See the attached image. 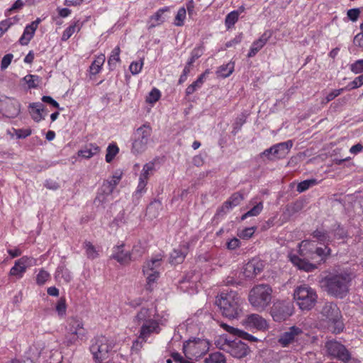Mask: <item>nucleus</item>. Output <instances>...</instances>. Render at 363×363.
I'll list each match as a JSON object with an SVG mask.
<instances>
[{"label":"nucleus","instance_id":"52","mask_svg":"<svg viewBox=\"0 0 363 363\" xmlns=\"http://www.w3.org/2000/svg\"><path fill=\"white\" fill-rule=\"evenodd\" d=\"M161 97V93L157 88H153L149 95L146 98V102L147 104H153L156 103Z\"/></svg>","mask_w":363,"mask_h":363},{"label":"nucleus","instance_id":"46","mask_svg":"<svg viewBox=\"0 0 363 363\" xmlns=\"http://www.w3.org/2000/svg\"><path fill=\"white\" fill-rule=\"evenodd\" d=\"M238 18H239V13H238V11H233L230 12L226 16L225 19V26L228 28H231L238 21Z\"/></svg>","mask_w":363,"mask_h":363},{"label":"nucleus","instance_id":"13","mask_svg":"<svg viewBox=\"0 0 363 363\" xmlns=\"http://www.w3.org/2000/svg\"><path fill=\"white\" fill-rule=\"evenodd\" d=\"M327 354L332 358L337 359L344 363H348L351 359V353L341 342L333 340L325 342Z\"/></svg>","mask_w":363,"mask_h":363},{"label":"nucleus","instance_id":"22","mask_svg":"<svg viewBox=\"0 0 363 363\" xmlns=\"http://www.w3.org/2000/svg\"><path fill=\"white\" fill-rule=\"evenodd\" d=\"M262 270V262L257 259H252L245 265L243 274L245 277L252 279Z\"/></svg>","mask_w":363,"mask_h":363},{"label":"nucleus","instance_id":"28","mask_svg":"<svg viewBox=\"0 0 363 363\" xmlns=\"http://www.w3.org/2000/svg\"><path fill=\"white\" fill-rule=\"evenodd\" d=\"M209 74V70L206 69L203 73L200 74L197 79L194 81L192 84L189 85L186 89L185 93L186 96L191 95L194 94L197 89H200L203 84L204 82L206 79L208 74Z\"/></svg>","mask_w":363,"mask_h":363},{"label":"nucleus","instance_id":"55","mask_svg":"<svg viewBox=\"0 0 363 363\" xmlns=\"http://www.w3.org/2000/svg\"><path fill=\"white\" fill-rule=\"evenodd\" d=\"M256 229V227L245 228L242 231L238 233V235L242 239L248 240L252 237Z\"/></svg>","mask_w":363,"mask_h":363},{"label":"nucleus","instance_id":"27","mask_svg":"<svg viewBox=\"0 0 363 363\" xmlns=\"http://www.w3.org/2000/svg\"><path fill=\"white\" fill-rule=\"evenodd\" d=\"M100 150V147L96 144L89 143L79 151L78 155L84 159H89L97 155Z\"/></svg>","mask_w":363,"mask_h":363},{"label":"nucleus","instance_id":"38","mask_svg":"<svg viewBox=\"0 0 363 363\" xmlns=\"http://www.w3.org/2000/svg\"><path fill=\"white\" fill-rule=\"evenodd\" d=\"M204 363H226V359L221 352H216L206 357Z\"/></svg>","mask_w":363,"mask_h":363},{"label":"nucleus","instance_id":"8","mask_svg":"<svg viewBox=\"0 0 363 363\" xmlns=\"http://www.w3.org/2000/svg\"><path fill=\"white\" fill-rule=\"evenodd\" d=\"M294 298L301 311H310L315 306L318 295L315 289L303 284L294 290Z\"/></svg>","mask_w":363,"mask_h":363},{"label":"nucleus","instance_id":"47","mask_svg":"<svg viewBox=\"0 0 363 363\" xmlns=\"http://www.w3.org/2000/svg\"><path fill=\"white\" fill-rule=\"evenodd\" d=\"M318 184V182L315 179H306L301 182H300L296 187L297 191L301 193L307 189H308L311 186H314Z\"/></svg>","mask_w":363,"mask_h":363},{"label":"nucleus","instance_id":"11","mask_svg":"<svg viewBox=\"0 0 363 363\" xmlns=\"http://www.w3.org/2000/svg\"><path fill=\"white\" fill-rule=\"evenodd\" d=\"M209 345L206 340L194 337L184 342L183 351L185 355L196 359L208 351Z\"/></svg>","mask_w":363,"mask_h":363},{"label":"nucleus","instance_id":"56","mask_svg":"<svg viewBox=\"0 0 363 363\" xmlns=\"http://www.w3.org/2000/svg\"><path fill=\"white\" fill-rule=\"evenodd\" d=\"M333 236L337 240L345 239L347 237V232L343 227L337 225L333 230Z\"/></svg>","mask_w":363,"mask_h":363},{"label":"nucleus","instance_id":"36","mask_svg":"<svg viewBox=\"0 0 363 363\" xmlns=\"http://www.w3.org/2000/svg\"><path fill=\"white\" fill-rule=\"evenodd\" d=\"M146 276L147 284L146 289L149 291L153 290V284L156 282L160 277V272L158 271L150 272L149 273H143Z\"/></svg>","mask_w":363,"mask_h":363},{"label":"nucleus","instance_id":"48","mask_svg":"<svg viewBox=\"0 0 363 363\" xmlns=\"http://www.w3.org/2000/svg\"><path fill=\"white\" fill-rule=\"evenodd\" d=\"M262 209H263V204L262 202H259L256 206H255L253 208H252L250 211H248L245 214H243L242 216L241 219L245 220L247 217L256 216L261 213Z\"/></svg>","mask_w":363,"mask_h":363},{"label":"nucleus","instance_id":"15","mask_svg":"<svg viewBox=\"0 0 363 363\" xmlns=\"http://www.w3.org/2000/svg\"><path fill=\"white\" fill-rule=\"evenodd\" d=\"M34 259L33 257L23 256L17 259L14 265L11 268L9 276L15 277L17 279H21L26 272L28 267L33 265Z\"/></svg>","mask_w":363,"mask_h":363},{"label":"nucleus","instance_id":"59","mask_svg":"<svg viewBox=\"0 0 363 363\" xmlns=\"http://www.w3.org/2000/svg\"><path fill=\"white\" fill-rule=\"evenodd\" d=\"M350 69L354 74L363 72V60H358L352 63Z\"/></svg>","mask_w":363,"mask_h":363},{"label":"nucleus","instance_id":"2","mask_svg":"<svg viewBox=\"0 0 363 363\" xmlns=\"http://www.w3.org/2000/svg\"><path fill=\"white\" fill-rule=\"evenodd\" d=\"M216 304L222 315L230 320L238 319L242 313V299L236 291H222L216 298Z\"/></svg>","mask_w":363,"mask_h":363},{"label":"nucleus","instance_id":"25","mask_svg":"<svg viewBox=\"0 0 363 363\" xmlns=\"http://www.w3.org/2000/svg\"><path fill=\"white\" fill-rule=\"evenodd\" d=\"M83 26V23L80 20H74L70 25L63 31L61 40L66 42L74 33L80 31Z\"/></svg>","mask_w":363,"mask_h":363},{"label":"nucleus","instance_id":"58","mask_svg":"<svg viewBox=\"0 0 363 363\" xmlns=\"http://www.w3.org/2000/svg\"><path fill=\"white\" fill-rule=\"evenodd\" d=\"M241 242L237 238H233L226 242V247L229 250H235L240 247Z\"/></svg>","mask_w":363,"mask_h":363},{"label":"nucleus","instance_id":"35","mask_svg":"<svg viewBox=\"0 0 363 363\" xmlns=\"http://www.w3.org/2000/svg\"><path fill=\"white\" fill-rule=\"evenodd\" d=\"M152 128L149 125L144 124L138 128L136 130V138L143 139L145 142H148V139L151 135Z\"/></svg>","mask_w":363,"mask_h":363},{"label":"nucleus","instance_id":"32","mask_svg":"<svg viewBox=\"0 0 363 363\" xmlns=\"http://www.w3.org/2000/svg\"><path fill=\"white\" fill-rule=\"evenodd\" d=\"M121 49L119 46L114 48L108 59V65L110 70H113L118 62H121L120 58Z\"/></svg>","mask_w":363,"mask_h":363},{"label":"nucleus","instance_id":"31","mask_svg":"<svg viewBox=\"0 0 363 363\" xmlns=\"http://www.w3.org/2000/svg\"><path fill=\"white\" fill-rule=\"evenodd\" d=\"M162 258L157 256L145 262L143 267V273H149L150 272L157 271V269L161 266Z\"/></svg>","mask_w":363,"mask_h":363},{"label":"nucleus","instance_id":"39","mask_svg":"<svg viewBox=\"0 0 363 363\" xmlns=\"http://www.w3.org/2000/svg\"><path fill=\"white\" fill-rule=\"evenodd\" d=\"M147 143L143 139L136 138L132 145V152L135 154H139L146 150Z\"/></svg>","mask_w":363,"mask_h":363},{"label":"nucleus","instance_id":"53","mask_svg":"<svg viewBox=\"0 0 363 363\" xmlns=\"http://www.w3.org/2000/svg\"><path fill=\"white\" fill-rule=\"evenodd\" d=\"M144 65V60L143 59L139 61L132 62L129 66V69L132 74L135 75L139 74L143 69Z\"/></svg>","mask_w":363,"mask_h":363},{"label":"nucleus","instance_id":"24","mask_svg":"<svg viewBox=\"0 0 363 363\" xmlns=\"http://www.w3.org/2000/svg\"><path fill=\"white\" fill-rule=\"evenodd\" d=\"M5 113L9 118H15L21 111V105L18 101L13 99H8L5 102Z\"/></svg>","mask_w":363,"mask_h":363},{"label":"nucleus","instance_id":"34","mask_svg":"<svg viewBox=\"0 0 363 363\" xmlns=\"http://www.w3.org/2000/svg\"><path fill=\"white\" fill-rule=\"evenodd\" d=\"M235 64L230 62L225 65H220L216 72L218 76L223 78L228 77L234 71Z\"/></svg>","mask_w":363,"mask_h":363},{"label":"nucleus","instance_id":"45","mask_svg":"<svg viewBox=\"0 0 363 363\" xmlns=\"http://www.w3.org/2000/svg\"><path fill=\"white\" fill-rule=\"evenodd\" d=\"M186 16V10L184 7L179 9L177 13L174 18V24L176 26H182L184 24V21Z\"/></svg>","mask_w":363,"mask_h":363},{"label":"nucleus","instance_id":"64","mask_svg":"<svg viewBox=\"0 0 363 363\" xmlns=\"http://www.w3.org/2000/svg\"><path fill=\"white\" fill-rule=\"evenodd\" d=\"M26 80V83L29 88H35L38 86V84L35 82L36 80L38 79V76L28 74L25 77Z\"/></svg>","mask_w":363,"mask_h":363},{"label":"nucleus","instance_id":"40","mask_svg":"<svg viewBox=\"0 0 363 363\" xmlns=\"http://www.w3.org/2000/svg\"><path fill=\"white\" fill-rule=\"evenodd\" d=\"M84 248L89 259H94L98 257L99 252L91 242L86 240L84 242Z\"/></svg>","mask_w":363,"mask_h":363},{"label":"nucleus","instance_id":"7","mask_svg":"<svg viewBox=\"0 0 363 363\" xmlns=\"http://www.w3.org/2000/svg\"><path fill=\"white\" fill-rule=\"evenodd\" d=\"M114 345L105 336L95 337L91 340L90 352L96 363H108Z\"/></svg>","mask_w":363,"mask_h":363},{"label":"nucleus","instance_id":"42","mask_svg":"<svg viewBox=\"0 0 363 363\" xmlns=\"http://www.w3.org/2000/svg\"><path fill=\"white\" fill-rule=\"evenodd\" d=\"M147 182L148 181L147 179L140 177L137 189L133 195L135 198H136L137 199H140L141 198L143 194H144L146 191L145 187L147 184Z\"/></svg>","mask_w":363,"mask_h":363},{"label":"nucleus","instance_id":"10","mask_svg":"<svg viewBox=\"0 0 363 363\" xmlns=\"http://www.w3.org/2000/svg\"><path fill=\"white\" fill-rule=\"evenodd\" d=\"M216 345L220 350L237 359L244 358L250 352L248 345L238 338L233 340L220 339L216 342Z\"/></svg>","mask_w":363,"mask_h":363},{"label":"nucleus","instance_id":"23","mask_svg":"<svg viewBox=\"0 0 363 363\" xmlns=\"http://www.w3.org/2000/svg\"><path fill=\"white\" fill-rule=\"evenodd\" d=\"M106 57L104 54L101 53L95 56L94 60L88 69L90 79H92L93 76H95L101 72Z\"/></svg>","mask_w":363,"mask_h":363},{"label":"nucleus","instance_id":"17","mask_svg":"<svg viewBox=\"0 0 363 363\" xmlns=\"http://www.w3.org/2000/svg\"><path fill=\"white\" fill-rule=\"evenodd\" d=\"M293 143L291 140L276 144L269 149L265 150L262 155L269 156L272 155L275 159H284L286 157L291 148Z\"/></svg>","mask_w":363,"mask_h":363},{"label":"nucleus","instance_id":"30","mask_svg":"<svg viewBox=\"0 0 363 363\" xmlns=\"http://www.w3.org/2000/svg\"><path fill=\"white\" fill-rule=\"evenodd\" d=\"M311 235L317 242L324 244V245H328L330 242L329 233L324 229H316L311 233Z\"/></svg>","mask_w":363,"mask_h":363},{"label":"nucleus","instance_id":"44","mask_svg":"<svg viewBox=\"0 0 363 363\" xmlns=\"http://www.w3.org/2000/svg\"><path fill=\"white\" fill-rule=\"evenodd\" d=\"M55 311L60 317H64L66 315L67 303L66 298L65 297L60 298L57 301Z\"/></svg>","mask_w":363,"mask_h":363},{"label":"nucleus","instance_id":"12","mask_svg":"<svg viewBox=\"0 0 363 363\" xmlns=\"http://www.w3.org/2000/svg\"><path fill=\"white\" fill-rule=\"evenodd\" d=\"M294 307L289 301H277L274 302L270 309V314L276 322H282L292 315Z\"/></svg>","mask_w":363,"mask_h":363},{"label":"nucleus","instance_id":"29","mask_svg":"<svg viewBox=\"0 0 363 363\" xmlns=\"http://www.w3.org/2000/svg\"><path fill=\"white\" fill-rule=\"evenodd\" d=\"M151 311L147 308H142L135 316L134 321L138 325L154 320L151 318Z\"/></svg>","mask_w":363,"mask_h":363},{"label":"nucleus","instance_id":"37","mask_svg":"<svg viewBox=\"0 0 363 363\" xmlns=\"http://www.w3.org/2000/svg\"><path fill=\"white\" fill-rule=\"evenodd\" d=\"M19 18L17 16L8 18L0 22V37L6 33L13 25L18 23Z\"/></svg>","mask_w":363,"mask_h":363},{"label":"nucleus","instance_id":"4","mask_svg":"<svg viewBox=\"0 0 363 363\" xmlns=\"http://www.w3.org/2000/svg\"><path fill=\"white\" fill-rule=\"evenodd\" d=\"M272 291L269 284H257L249 292V303L256 311L262 312L269 306L272 298Z\"/></svg>","mask_w":363,"mask_h":363},{"label":"nucleus","instance_id":"43","mask_svg":"<svg viewBox=\"0 0 363 363\" xmlns=\"http://www.w3.org/2000/svg\"><path fill=\"white\" fill-rule=\"evenodd\" d=\"M243 199V195L241 193L235 192L231 195L228 201H225V206H227V205H228V206H231L232 208L237 206L240 203Z\"/></svg>","mask_w":363,"mask_h":363},{"label":"nucleus","instance_id":"51","mask_svg":"<svg viewBox=\"0 0 363 363\" xmlns=\"http://www.w3.org/2000/svg\"><path fill=\"white\" fill-rule=\"evenodd\" d=\"M119 152V147L116 143H112L108 145L106 149V155L105 159H113Z\"/></svg>","mask_w":363,"mask_h":363},{"label":"nucleus","instance_id":"33","mask_svg":"<svg viewBox=\"0 0 363 363\" xmlns=\"http://www.w3.org/2000/svg\"><path fill=\"white\" fill-rule=\"evenodd\" d=\"M187 254V248L184 249V251L182 248L174 249L170 255L171 262L174 264L182 263Z\"/></svg>","mask_w":363,"mask_h":363},{"label":"nucleus","instance_id":"1","mask_svg":"<svg viewBox=\"0 0 363 363\" xmlns=\"http://www.w3.org/2000/svg\"><path fill=\"white\" fill-rule=\"evenodd\" d=\"M298 253L289 255L290 261L299 269L311 272L325 264L331 256L332 250L328 245L314 247V241L304 240L298 244Z\"/></svg>","mask_w":363,"mask_h":363},{"label":"nucleus","instance_id":"21","mask_svg":"<svg viewBox=\"0 0 363 363\" xmlns=\"http://www.w3.org/2000/svg\"><path fill=\"white\" fill-rule=\"evenodd\" d=\"M28 111L33 120L35 122H40L45 119L48 111L43 104L40 102L31 103L28 106Z\"/></svg>","mask_w":363,"mask_h":363},{"label":"nucleus","instance_id":"49","mask_svg":"<svg viewBox=\"0 0 363 363\" xmlns=\"http://www.w3.org/2000/svg\"><path fill=\"white\" fill-rule=\"evenodd\" d=\"M50 278V274L44 269H41L36 276V284L39 286L44 285Z\"/></svg>","mask_w":363,"mask_h":363},{"label":"nucleus","instance_id":"57","mask_svg":"<svg viewBox=\"0 0 363 363\" xmlns=\"http://www.w3.org/2000/svg\"><path fill=\"white\" fill-rule=\"evenodd\" d=\"M13 58V55L11 53L5 55L1 61V69L5 70L6 68H8V67L11 65Z\"/></svg>","mask_w":363,"mask_h":363},{"label":"nucleus","instance_id":"3","mask_svg":"<svg viewBox=\"0 0 363 363\" xmlns=\"http://www.w3.org/2000/svg\"><path fill=\"white\" fill-rule=\"evenodd\" d=\"M352 279L347 272L330 274L322 279V283L328 294L342 298L349 291V284Z\"/></svg>","mask_w":363,"mask_h":363},{"label":"nucleus","instance_id":"9","mask_svg":"<svg viewBox=\"0 0 363 363\" xmlns=\"http://www.w3.org/2000/svg\"><path fill=\"white\" fill-rule=\"evenodd\" d=\"M307 335L298 327L292 326L283 333L278 342L284 347L292 345L294 350H299L306 344Z\"/></svg>","mask_w":363,"mask_h":363},{"label":"nucleus","instance_id":"14","mask_svg":"<svg viewBox=\"0 0 363 363\" xmlns=\"http://www.w3.org/2000/svg\"><path fill=\"white\" fill-rule=\"evenodd\" d=\"M123 172L117 170L111 178L104 180L96 199L99 200L100 202H104L106 197L113 192L115 188L121 180Z\"/></svg>","mask_w":363,"mask_h":363},{"label":"nucleus","instance_id":"50","mask_svg":"<svg viewBox=\"0 0 363 363\" xmlns=\"http://www.w3.org/2000/svg\"><path fill=\"white\" fill-rule=\"evenodd\" d=\"M154 162H150L146 163L143 169L142 173L140 174L141 177L148 181L149 177L152 175L155 171Z\"/></svg>","mask_w":363,"mask_h":363},{"label":"nucleus","instance_id":"19","mask_svg":"<svg viewBox=\"0 0 363 363\" xmlns=\"http://www.w3.org/2000/svg\"><path fill=\"white\" fill-rule=\"evenodd\" d=\"M161 331L160 323L157 320H152L141 325L139 330V339L147 341L152 334H159Z\"/></svg>","mask_w":363,"mask_h":363},{"label":"nucleus","instance_id":"60","mask_svg":"<svg viewBox=\"0 0 363 363\" xmlns=\"http://www.w3.org/2000/svg\"><path fill=\"white\" fill-rule=\"evenodd\" d=\"M220 325L226 332L229 333L231 335L238 336V337L239 336L240 333L241 331V330L235 328L233 326L228 325V324L224 323H220Z\"/></svg>","mask_w":363,"mask_h":363},{"label":"nucleus","instance_id":"63","mask_svg":"<svg viewBox=\"0 0 363 363\" xmlns=\"http://www.w3.org/2000/svg\"><path fill=\"white\" fill-rule=\"evenodd\" d=\"M347 14L350 20L355 22L360 15V10L359 9H351L347 11Z\"/></svg>","mask_w":363,"mask_h":363},{"label":"nucleus","instance_id":"16","mask_svg":"<svg viewBox=\"0 0 363 363\" xmlns=\"http://www.w3.org/2000/svg\"><path fill=\"white\" fill-rule=\"evenodd\" d=\"M242 325L246 328H253L260 331H264L269 328L267 320L257 313L247 315L242 320Z\"/></svg>","mask_w":363,"mask_h":363},{"label":"nucleus","instance_id":"5","mask_svg":"<svg viewBox=\"0 0 363 363\" xmlns=\"http://www.w3.org/2000/svg\"><path fill=\"white\" fill-rule=\"evenodd\" d=\"M320 320L333 333L338 334L343 330L341 311L332 302L325 303L320 311Z\"/></svg>","mask_w":363,"mask_h":363},{"label":"nucleus","instance_id":"20","mask_svg":"<svg viewBox=\"0 0 363 363\" xmlns=\"http://www.w3.org/2000/svg\"><path fill=\"white\" fill-rule=\"evenodd\" d=\"M272 35V31L271 30H265L259 39L252 43L247 54V57H252L255 56L256 54L267 44Z\"/></svg>","mask_w":363,"mask_h":363},{"label":"nucleus","instance_id":"41","mask_svg":"<svg viewBox=\"0 0 363 363\" xmlns=\"http://www.w3.org/2000/svg\"><path fill=\"white\" fill-rule=\"evenodd\" d=\"M34 34L35 32L33 31V28H28L26 26L23 35L19 39V43L21 45H27L33 38Z\"/></svg>","mask_w":363,"mask_h":363},{"label":"nucleus","instance_id":"6","mask_svg":"<svg viewBox=\"0 0 363 363\" xmlns=\"http://www.w3.org/2000/svg\"><path fill=\"white\" fill-rule=\"evenodd\" d=\"M64 344L66 346L76 345L79 340H86L88 331L84 328V321L77 316L68 318L65 327Z\"/></svg>","mask_w":363,"mask_h":363},{"label":"nucleus","instance_id":"61","mask_svg":"<svg viewBox=\"0 0 363 363\" xmlns=\"http://www.w3.org/2000/svg\"><path fill=\"white\" fill-rule=\"evenodd\" d=\"M32 133V130L30 128H21V129H15V134L16 137L19 139L26 138L30 136Z\"/></svg>","mask_w":363,"mask_h":363},{"label":"nucleus","instance_id":"54","mask_svg":"<svg viewBox=\"0 0 363 363\" xmlns=\"http://www.w3.org/2000/svg\"><path fill=\"white\" fill-rule=\"evenodd\" d=\"M56 274L58 277H60L61 274V277L63 278L67 283L72 280L71 274L65 266L59 267L57 269Z\"/></svg>","mask_w":363,"mask_h":363},{"label":"nucleus","instance_id":"26","mask_svg":"<svg viewBox=\"0 0 363 363\" xmlns=\"http://www.w3.org/2000/svg\"><path fill=\"white\" fill-rule=\"evenodd\" d=\"M169 11V7L165 6L158 9L153 15H152L149 20V28H152L162 24L165 21L163 15L165 12Z\"/></svg>","mask_w":363,"mask_h":363},{"label":"nucleus","instance_id":"18","mask_svg":"<svg viewBox=\"0 0 363 363\" xmlns=\"http://www.w3.org/2000/svg\"><path fill=\"white\" fill-rule=\"evenodd\" d=\"M136 246L132 250V253L129 251L124 250V245H116L113 247V253L111 255V258L116 259L118 263L122 265H128L130 262L135 260L133 259L132 254L136 251Z\"/></svg>","mask_w":363,"mask_h":363},{"label":"nucleus","instance_id":"62","mask_svg":"<svg viewBox=\"0 0 363 363\" xmlns=\"http://www.w3.org/2000/svg\"><path fill=\"white\" fill-rule=\"evenodd\" d=\"M345 89L346 88H341L339 89H335L330 93H329L325 99V103H328L333 100L335 98L340 95Z\"/></svg>","mask_w":363,"mask_h":363}]
</instances>
